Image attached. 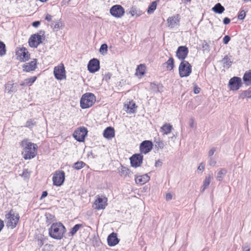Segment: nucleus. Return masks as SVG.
Here are the masks:
<instances>
[{
    "label": "nucleus",
    "mask_w": 251,
    "mask_h": 251,
    "mask_svg": "<svg viewBox=\"0 0 251 251\" xmlns=\"http://www.w3.org/2000/svg\"><path fill=\"white\" fill-rule=\"evenodd\" d=\"M23 148L22 155L25 159H31L37 155L38 146L36 144L24 140L21 143Z\"/></svg>",
    "instance_id": "nucleus-1"
},
{
    "label": "nucleus",
    "mask_w": 251,
    "mask_h": 251,
    "mask_svg": "<svg viewBox=\"0 0 251 251\" xmlns=\"http://www.w3.org/2000/svg\"><path fill=\"white\" fill-rule=\"evenodd\" d=\"M65 232V227L60 223H56L53 224L49 230L50 236L57 239H61Z\"/></svg>",
    "instance_id": "nucleus-2"
},
{
    "label": "nucleus",
    "mask_w": 251,
    "mask_h": 251,
    "mask_svg": "<svg viewBox=\"0 0 251 251\" xmlns=\"http://www.w3.org/2000/svg\"><path fill=\"white\" fill-rule=\"evenodd\" d=\"M96 101L95 95L91 93L83 94L80 100V106L82 109H87L92 106Z\"/></svg>",
    "instance_id": "nucleus-3"
},
{
    "label": "nucleus",
    "mask_w": 251,
    "mask_h": 251,
    "mask_svg": "<svg viewBox=\"0 0 251 251\" xmlns=\"http://www.w3.org/2000/svg\"><path fill=\"white\" fill-rule=\"evenodd\" d=\"M192 66L186 61H182L178 67V72L181 77L189 76L192 73Z\"/></svg>",
    "instance_id": "nucleus-4"
},
{
    "label": "nucleus",
    "mask_w": 251,
    "mask_h": 251,
    "mask_svg": "<svg viewBox=\"0 0 251 251\" xmlns=\"http://www.w3.org/2000/svg\"><path fill=\"white\" fill-rule=\"evenodd\" d=\"M31 57V54L27 49L21 46L17 50V60L21 62H25L28 61Z\"/></svg>",
    "instance_id": "nucleus-5"
},
{
    "label": "nucleus",
    "mask_w": 251,
    "mask_h": 251,
    "mask_svg": "<svg viewBox=\"0 0 251 251\" xmlns=\"http://www.w3.org/2000/svg\"><path fill=\"white\" fill-rule=\"evenodd\" d=\"M4 221L8 228H14L16 226V211L11 209L6 213Z\"/></svg>",
    "instance_id": "nucleus-6"
},
{
    "label": "nucleus",
    "mask_w": 251,
    "mask_h": 251,
    "mask_svg": "<svg viewBox=\"0 0 251 251\" xmlns=\"http://www.w3.org/2000/svg\"><path fill=\"white\" fill-rule=\"evenodd\" d=\"M243 85L242 79L240 77L234 76L228 81L227 86L231 91H238Z\"/></svg>",
    "instance_id": "nucleus-7"
},
{
    "label": "nucleus",
    "mask_w": 251,
    "mask_h": 251,
    "mask_svg": "<svg viewBox=\"0 0 251 251\" xmlns=\"http://www.w3.org/2000/svg\"><path fill=\"white\" fill-rule=\"evenodd\" d=\"M109 12L110 15L116 19H120L125 15V11L124 7L119 4H116L112 6Z\"/></svg>",
    "instance_id": "nucleus-8"
},
{
    "label": "nucleus",
    "mask_w": 251,
    "mask_h": 251,
    "mask_svg": "<svg viewBox=\"0 0 251 251\" xmlns=\"http://www.w3.org/2000/svg\"><path fill=\"white\" fill-rule=\"evenodd\" d=\"M124 110L127 114L131 115L136 113L137 105L133 100H127L124 104Z\"/></svg>",
    "instance_id": "nucleus-9"
},
{
    "label": "nucleus",
    "mask_w": 251,
    "mask_h": 251,
    "mask_svg": "<svg viewBox=\"0 0 251 251\" xmlns=\"http://www.w3.org/2000/svg\"><path fill=\"white\" fill-rule=\"evenodd\" d=\"M53 74L55 78L57 80H65L66 78V72L63 64H60L54 67Z\"/></svg>",
    "instance_id": "nucleus-10"
},
{
    "label": "nucleus",
    "mask_w": 251,
    "mask_h": 251,
    "mask_svg": "<svg viewBox=\"0 0 251 251\" xmlns=\"http://www.w3.org/2000/svg\"><path fill=\"white\" fill-rule=\"evenodd\" d=\"M65 180V173L63 171H56L53 176L52 180L54 185H62Z\"/></svg>",
    "instance_id": "nucleus-11"
},
{
    "label": "nucleus",
    "mask_w": 251,
    "mask_h": 251,
    "mask_svg": "<svg viewBox=\"0 0 251 251\" xmlns=\"http://www.w3.org/2000/svg\"><path fill=\"white\" fill-rule=\"evenodd\" d=\"M42 42V37L38 33L32 35L28 39V45L31 48H37Z\"/></svg>",
    "instance_id": "nucleus-12"
},
{
    "label": "nucleus",
    "mask_w": 251,
    "mask_h": 251,
    "mask_svg": "<svg viewBox=\"0 0 251 251\" xmlns=\"http://www.w3.org/2000/svg\"><path fill=\"white\" fill-rule=\"evenodd\" d=\"M107 199L105 197L98 196L94 203V207L98 210L104 209L107 205Z\"/></svg>",
    "instance_id": "nucleus-13"
},
{
    "label": "nucleus",
    "mask_w": 251,
    "mask_h": 251,
    "mask_svg": "<svg viewBox=\"0 0 251 251\" xmlns=\"http://www.w3.org/2000/svg\"><path fill=\"white\" fill-rule=\"evenodd\" d=\"M87 130L84 126L79 127L73 134L74 138L79 142L84 141L85 136L87 134Z\"/></svg>",
    "instance_id": "nucleus-14"
},
{
    "label": "nucleus",
    "mask_w": 251,
    "mask_h": 251,
    "mask_svg": "<svg viewBox=\"0 0 251 251\" xmlns=\"http://www.w3.org/2000/svg\"><path fill=\"white\" fill-rule=\"evenodd\" d=\"M87 69L91 73H95L100 69V61L96 58L90 60L87 65Z\"/></svg>",
    "instance_id": "nucleus-15"
},
{
    "label": "nucleus",
    "mask_w": 251,
    "mask_h": 251,
    "mask_svg": "<svg viewBox=\"0 0 251 251\" xmlns=\"http://www.w3.org/2000/svg\"><path fill=\"white\" fill-rule=\"evenodd\" d=\"M37 60L34 58L31 61L25 63L23 65V70L26 72H32L37 68Z\"/></svg>",
    "instance_id": "nucleus-16"
},
{
    "label": "nucleus",
    "mask_w": 251,
    "mask_h": 251,
    "mask_svg": "<svg viewBox=\"0 0 251 251\" xmlns=\"http://www.w3.org/2000/svg\"><path fill=\"white\" fill-rule=\"evenodd\" d=\"M130 160L131 165L132 167H139L142 163L143 155L141 154H134L130 157Z\"/></svg>",
    "instance_id": "nucleus-17"
},
{
    "label": "nucleus",
    "mask_w": 251,
    "mask_h": 251,
    "mask_svg": "<svg viewBox=\"0 0 251 251\" xmlns=\"http://www.w3.org/2000/svg\"><path fill=\"white\" fill-rule=\"evenodd\" d=\"M146 73V66L144 64L137 65L135 72V76L138 79H141Z\"/></svg>",
    "instance_id": "nucleus-18"
},
{
    "label": "nucleus",
    "mask_w": 251,
    "mask_h": 251,
    "mask_svg": "<svg viewBox=\"0 0 251 251\" xmlns=\"http://www.w3.org/2000/svg\"><path fill=\"white\" fill-rule=\"evenodd\" d=\"M152 148L151 142L145 140L143 141L140 146V150L142 153L146 154L150 152Z\"/></svg>",
    "instance_id": "nucleus-19"
},
{
    "label": "nucleus",
    "mask_w": 251,
    "mask_h": 251,
    "mask_svg": "<svg viewBox=\"0 0 251 251\" xmlns=\"http://www.w3.org/2000/svg\"><path fill=\"white\" fill-rule=\"evenodd\" d=\"M107 240L108 245L111 247L116 245L119 242V239L117 237V235L114 232H112L108 236Z\"/></svg>",
    "instance_id": "nucleus-20"
},
{
    "label": "nucleus",
    "mask_w": 251,
    "mask_h": 251,
    "mask_svg": "<svg viewBox=\"0 0 251 251\" xmlns=\"http://www.w3.org/2000/svg\"><path fill=\"white\" fill-rule=\"evenodd\" d=\"M188 54V49L186 47L181 46L178 48L176 51V56L179 59H184Z\"/></svg>",
    "instance_id": "nucleus-21"
},
{
    "label": "nucleus",
    "mask_w": 251,
    "mask_h": 251,
    "mask_svg": "<svg viewBox=\"0 0 251 251\" xmlns=\"http://www.w3.org/2000/svg\"><path fill=\"white\" fill-rule=\"evenodd\" d=\"M103 135L104 138L109 140L111 139L115 136V130L114 128L111 126H107L104 130Z\"/></svg>",
    "instance_id": "nucleus-22"
},
{
    "label": "nucleus",
    "mask_w": 251,
    "mask_h": 251,
    "mask_svg": "<svg viewBox=\"0 0 251 251\" xmlns=\"http://www.w3.org/2000/svg\"><path fill=\"white\" fill-rule=\"evenodd\" d=\"M150 179V177L147 174L142 176H137L135 177V182L137 184L143 185Z\"/></svg>",
    "instance_id": "nucleus-23"
},
{
    "label": "nucleus",
    "mask_w": 251,
    "mask_h": 251,
    "mask_svg": "<svg viewBox=\"0 0 251 251\" xmlns=\"http://www.w3.org/2000/svg\"><path fill=\"white\" fill-rule=\"evenodd\" d=\"M52 27L53 29L58 30L62 29L64 27V24L61 21V18H58L52 23Z\"/></svg>",
    "instance_id": "nucleus-24"
},
{
    "label": "nucleus",
    "mask_w": 251,
    "mask_h": 251,
    "mask_svg": "<svg viewBox=\"0 0 251 251\" xmlns=\"http://www.w3.org/2000/svg\"><path fill=\"white\" fill-rule=\"evenodd\" d=\"M158 4V0H155V1L151 2L150 4V5L147 10V12L148 14H149V15L152 14L154 12V11L156 10Z\"/></svg>",
    "instance_id": "nucleus-25"
},
{
    "label": "nucleus",
    "mask_w": 251,
    "mask_h": 251,
    "mask_svg": "<svg viewBox=\"0 0 251 251\" xmlns=\"http://www.w3.org/2000/svg\"><path fill=\"white\" fill-rule=\"evenodd\" d=\"M243 79L246 85H251V70H249L245 72L243 75Z\"/></svg>",
    "instance_id": "nucleus-26"
},
{
    "label": "nucleus",
    "mask_w": 251,
    "mask_h": 251,
    "mask_svg": "<svg viewBox=\"0 0 251 251\" xmlns=\"http://www.w3.org/2000/svg\"><path fill=\"white\" fill-rule=\"evenodd\" d=\"M179 21L176 17H171L167 19V24L170 27H174L178 24Z\"/></svg>",
    "instance_id": "nucleus-27"
},
{
    "label": "nucleus",
    "mask_w": 251,
    "mask_h": 251,
    "mask_svg": "<svg viewBox=\"0 0 251 251\" xmlns=\"http://www.w3.org/2000/svg\"><path fill=\"white\" fill-rule=\"evenodd\" d=\"M16 86L13 81L8 82L5 86V92L10 95L15 92Z\"/></svg>",
    "instance_id": "nucleus-28"
},
{
    "label": "nucleus",
    "mask_w": 251,
    "mask_h": 251,
    "mask_svg": "<svg viewBox=\"0 0 251 251\" xmlns=\"http://www.w3.org/2000/svg\"><path fill=\"white\" fill-rule=\"evenodd\" d=\"M226 173L227 170L226 169L220 168L217 173L216 179L219 181H222Z\"/></svg>",
    "instance_id": "nucleus-29"
},
{
    "label": "nucleus",
    "mask_w": 251,
    "mask_h": 251,
    "mask_svg": "<svg viewBox=\"0 0 251 251\" xmlns=\"http://www.w3.org/2000/svg\"><path fill=\"white\" fill-rule=\"evenodd\" d=\"M212 11L215 13L222 14L225 10V8L220 3H217L212 8Z\"/></svg>",
    "instance_id": "nucleus-30"
},
{
    "label": "nucleus",
    "mask_w": 251,
    "mask_h": 251,
    "mask_svg": "<svg viewBox=\"0 0 251 251\" xmlns=\"http://www.w3.org/2000/svg\"><path fill=\"white\" fill-rule=\"evenodd\" d=\"M239 98L242 99L251 98V89H247L242 91L239 94Z\"/></svg>",
    "instance_id": "nucleus-31"
},
{
    "label": "nucleus",
    "mask_w": 251,
    "mask_h": 251,
    "mask_svg": "<svg viewBox=\"0 0 251 251\" xmlns=\"http://www.w3.org/2000/svg\"><path fill=\"white\" fill-rule=\"evenodd\" d=\"M213 179V175L212 174H210L208 175V177H206L203 183L202 189L201 190L202 192H203L204 190L209 186L211 180Z\"/></svg>",
    "instance_id": "nucleus-32"
},
{
    "label": "nucleus",
    "mask_w": 251,
    "mask_h": 251,
    "mask_svg": "<svg viewBox=\"0 0 251 251\" xmlns=\"http://www.w3.org/2000/svg\"><path fill=\"white\" fill-rule=\"evenodd\" d=\"M37 77L35 76L27 78L24 80L22 85L24 86H31L35 81Z\"/></svg>",
    "instance_id": "nucleus-33"
},
{
    "label": "nucleus",
    "mask_w": 251,
    "mask_h": 251,
    "mask_svg": "<svg viewBox=\"0 0 251 251\" xmlns=\"http://www.w3.org/2000/svg\"><path fill=\"white\" fill-rule=\"evenodd\" d=\"M120 175L124 177H126L127 176H129L130 171L126 167L122 166L120 171Z\"/></svg>",
    "instance_id": "nucleus-34"
},
{
    "label": "nucleus",
    "mask_w": 251,
    "mask_h": 251,
    "mask_svg": "<svg viewBox=\"0 0 251 251\" xmlns=\"http://www.w3.org/2000/svg\"><path fill=\"white\" fill-rule=\"evenodd\" d=\"M166 68L169 71H172L174 68V62L172 58H170L166 63Z\"/></svg>",
    "instance_id": "nucleus-35"
},
{
    "label": "nucleus",
    "mask_w": 251,
    "mask_h": 251,
    "mask_svg": "<svg viewBox=\"0 0 251 251\" xmlns=\"http://www.w3.org/2000/svg\"><path fill=\"white\" fill-rule=\"evenodd\" d=\"M172 129V126H161L160 131L163 135H167L170 133Z\"/></svg>",
    "instance_id": "nucleus-36"
},
{
    "label": "nucleus",
    "mask_w": 251,
    "mask_h": 251,
    "mask_svg": "<svg viewBox=\"0 0 251 251\" xmlns=\"http://www.w3.org/2000/svg\"><path fill=\"white\" fill-rule=\"evenodd\" d=\"M82 227V225L81 224H76L73 227H72L71 229L70 232H69V234L71 236L74 235L77 231L79 230V229Z\"/></svg>",
    "instance_id": "nucleus-37"
},
{
    "label": "nucleus",
    "mask_w": 251,
    "mask_h": 251,
    "mask_svg": "<svg viewBox=\"0 0 251 251\" xmlns=\"http://www.w3.org/2000/svg\"><path fill=\"white\" fill-rule=\"evenodd\" d=\"M108 50V46L106 44H103L101 45L100 49L99 52L103 55H105L107 54Z\"/></svg>",
    "instance_id": "nucleus-38"
},
{
    "label": "nucleus",
    "mask_w": 251,
    "mask_h": 251,
    "mask_svg": "<svg viewBox=\"0 0 251 251\" xmlns=\"http://www.w3.org/2000/svg\"><path fill=\"white\" fill-rule=\"evenodd\" d=\"M6 47L3 42L0 41V56H2L6 54Z\"/></svg>",
    "instance_id": "nucleus-39"
},
{
    "label": "nucleus",
    "mask_w": 251,
    "mask_h": 251,
    "mask_svg": "<svg viewBox=\"0 0 251 251\" xmlns=\"http://www.w3.org/2000/svg\"><path fill=\"white\" fill-rule=\"evenodd\" d=\"M208 164L212 167H215L217 164L216 158L215 156L208 158Z\"/></svg>",
    "instance_id": "nucleus-40"
},
{
    "label": "nucleus",
    "mask_w": 251,
    "mask_h": 251,
    "mask_svg": "<svg viewBox=\"0 0 251 251\" xmlns=\"http://www.w3.org/2000/svg\"><path fill=\"white\" fill-rule=\"evenodd\" d=\"M30 172L28 171L27 169H25L22 174H19V175L21 176L24 179L28 178L30 176Z\"/></svg>",
    "instance_id": "nucleus-41"
},
{
    "label": "nucleus",
    "mask_w": 251,
    "mask_h": 251,
    "mask_svg": "<svg viewBox=\"0 0 251 251\" xmlns=\"http://www.w3.org/2000/svg\"><path fill=\"white\" fill-rule=\"evenodd\" d=\"M85 165V163L82 161H78L74 164V167L76 170H79L82 168Z\"/></svg>",
    "instance_id": "nucleus-42"
},
{
    "label": "nucleus",
    "mask_w": 251,
    "mask_h": 251,
    "mask_svg": "<svg viewBox=\"0 0 251 251\" xmlns=\"http://www.w3.org/2000/svg\"><path fill=\"white\" fill-rule=\"evenodd\" d=\"M129 14L132 17H138L140 16V14L137 13V11L135 8H131L129 11Z\"/></svg>",
    "instance_id": "nucleus-43"
},
{
    "label": "nucleus",
    "mask_w": 251,
    "mask_h": 251,
    "mask_svg": "<svg viewBox=\"0 0 251 251\" xmlns=\"http://www.w3.org/2000/svg\"><path fill=\"white\" fill-rule=\"evenodd\" d=\"M216 149L215 147L212 148L208 152V158L214 157L213 155L216 151Z\"/></svg>",
    "instance_id": "nucleus-44"
},
{
    "label": "nucleus",
    "mask_w": 251,
    "mask_h": 251,
    "mask_svg": "<svg viewBox=\"0 0 251 251\" xmlns=\"http://www.w3.org/2000/svg\"><path fill=\"white\" fill-rule=\"evenodd\" d=\"M246 15V12L244 10H242L238 16V19L240 20H243L245 18Z\"/></svg>",
    "instance_id": "nucleus-45"
},
{
    "label": "nucleus",
    "mask_w": 251,
    "mask_h": 251,
    "mask_svg": "<svg viewBox=\"0 0 251 251\" xmlns=\"http://www.w3.org/2000/svg\"><path fill=\"white\" fill-rule=\"evenodd\" d=\"M156 146L157 148L163 149L165 147V143L162 141H158L156 142Z\"/></svg>",
    "instance_id": "nucleus-46"
},
{
    "label": "nucleus",
    "mask_w": 251,
    "mask_h": 251,
    "mask_svg": "<svg viewBox=\"0 0 251 251\" xmlns=\"http://www.w3.org/2000/svg\"><path fill=\"white\" fill-rule=\"evenodd\" d=\"M45 19L48 22H51L53 20H55L54 17L49 14L46 15Z\"/></svg>",
    "instance_id": "nucleus-47"
},
{
    "label": "nucleus",
    "mask_w": 251,
    "mask_h": 251,
    "mask_svg": "<svg viewBox=\"0 0 251 251\" xmlns=\"http://www.w3.org/2000/svg\"><path fill=\"white\" fill-rule=\"evenodd\" d=\"M51 246L50 245L46 244L44 246L42 251H51Z\"/></svg>",
    "instance_id": "nucleus-48"
},
{
    "label": "nucleus",
    "mask_w": 251,
    "mask_h": 251,
    "mask_svg": "<svg viewBox=\"0 0 251 251\" xmlns=\"http://www.w3.org/2000/svg\"><path fill=\"white\" fill-rule=\"evenodd\" d=\"M230 40V37L228 35H226L223 38V43L224 44H227Z\"/></svg>",
    "instance_id": "nucleus-49"
},
{
    "label": "nucleus",
    "mask_w": 251,
    "mask_h": 251,
    "mask_svg": "<svg viewBox=\"0 0 251 251\" xmlns=\"http://www.w3.org/2000/svg\"><path fill=\"white\" fill-rule=\"evenodd\" d=\"M242 250H243V251H250V245L248 244H245L242 247Z\"/></svg>",
    "instance_id": "nucleus-50"
},
{
    "label": "nucleus",
    "mask_w": 251,
    "mask_h": 251,
    "mask_svg": "<svg viewBox=\"0 0 251 251\" xmlns=\"http://www.w3.org/2000/svg\"><path fill=\"white\" fill-rule=\"evenodd\" d=\"M40 21H35L32 23V25L35 28H37L40 25Z\"/></svg>",
    "instance_id": "nucleus-51"
},
{
    "label": "nucleus",
    "mask_w": 251,
    "mask_h": 251,
    "mask_svg": "<svg viewBox=\"0 0 251 251\" xmlns=\"http://www.w3.org/2000/svg\"><path fill=\"white\" fill-rule=\"evenodd\" d=\"M204 164L203 163H201L199 166L198 167V170L202 172L204 170Z\"/></svg>",
    "instance_id": "nucleus-52"
},
{
    "label": "nucleus",
    "mask_w": 251,
    "mask_h": 251,
    "mask_svg": "<svg viewBox=\"0 0 251 251\" xmlns=\"http://www.w3.org/2000/svg\"><path fill=\"white\" fill-rule=\"evenodd\" d=\"M201 89L200 87L195 86L194 88V92L195 94H199L200 92Z\"/></svg>",
    "instance_id": "nucleus-53"
},
{
    "label": "nucleus",
    "mask_w": 251,
    "mask_h": 251,
    "mask_svg": "<svg viewBox=\"0 0 251 251\" xmlns=\"http://www.w3.org/2000/svg\"><path fill=\"white\" fill-rule=\"evenodd\" d=\"M162 164V162L161 161H160L159 160H158L157 161H156V162L155 163V166L156 167H160V166H161Z\"/></svg>",
    "instance_id": "nucleus-54"
},
{
    "label": "nucleus",
    "mask_w": 251,
    "mask_h": 251,
    "mask_svg": "<svg viewBox=\"0 0 251 251\" xmlns=\"http://www.w3.org/2000/svg\"><path fill=\"white\" fill-rule=\"evenodd\" d=\"M230 22V20L229 18H224V20H223V22L225 24V25H227Z\"/></svg>",
    "instance_id": "nucleus-55"
},
{
    "label": "nucleus",
    "mask_w": 251,
    "mask_h": 251,
    "mask_svg": "<svg viewBox=\"0 0 251 251\" xmlns=\"http://www.w3.org/2000/svg\"><path fill=\"white\" fill-rule=\"evenodd\" d=\"M172 198V195L170 193H168L166 196V199L167 201H169L171 200Z\"/></svg>",
    "instance_id": "nucleus-56"
},
{
    "label": "nucleus",
    "mask_w": 251,
    "mask_h": 251,
    "mask_svg": "<svg viewBox=\"0 0 251 251\" xmlns=\"http://www.w3.org/2000/svg\"><path fill=\"white\" fill-rule=\"evenodd\" d=\"M48 195V193L47 191H44L42 193L41 199H43L44 198H45Z\"/></svg>",
    "instance_id": "nucleus-57"
},
{
    "label": "nucleus",
    "mask_w": 251,
    "mask_h": 251,
    "mask_svg": "<svg viewBox=\"0 0 251 251\" xmlns=\"http://www.w3.org/2000/svg\"><path fill=\"white\" fill-rule=\"evenodd\" d=\"M3 226H4V224H3V221L0 220V231L3 228Z\"/></svg>",
    "instance_id": "nucleus-58"
},
{
    "label": "nucleus",
    "mask_w": 251,
    "mask_h": 251,
    "mask_svg": "<svg viewBox=\"0 0 251 251\" xmlns=\"http://www.w3.org/2000/svg\"><path fill=\"white\" fill-rule=\"evenodd\" d=\"M196 124V123L195 120L193 119H190V125H195Z\"/></svg>",
    "instance_id": "nucleus-59"
},
{
    "label": "nucleus",
    "mask_w": 251,
    "mask_h": 251,
    "mask_svg": "<svg viewBox=\"0 0 251 251\" xmlns=\"http://www.w3.org/2000/svg\"><path fill=\"white\" fill-rule=\"evenodd\" d=\"M245 2L251 1V0H243Z\"/></svg>",
    "instance_id": "nucleus-60"
},
{
    "label": "nucleus",
    "mask_w": 251,
    "mask_h": 251,
    "mask_svg": "<svg viewBox=\"0 0 251 251\" xmlns=\"http://www.w3.org/2000/svg\"><path fill=\"white\" fill-rule=\"evenodd\" d=\"M16 219H17V221H18L19 219V217H18V216H17Z\"/></svg>",
    "instance_id": "nucleus-61"
}]
</instances>
